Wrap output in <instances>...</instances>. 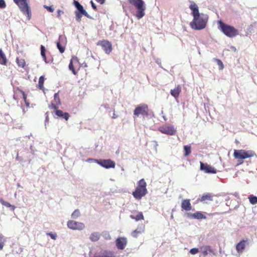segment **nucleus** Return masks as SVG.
<instances>
[{"label":"nucleus","instance_id":"1","mask_svg":"<svg viewBox=\"0 0 257 257\" xmlns=\"http://www.w3.org/2000/svg\"><path fill=\"white\" fill-rule=\"evenodd\" d=\"M189 8L192 11L193 21L190 23L191 27L195 30H200L204 29L208 21V16L200 14L198 6L193 2L191 3Z\"/></svg>","mask_w":257,"mask_h":257},{"label":"nucleus","instance_id":"2","mask_svg":"<svg viewBox=\"0 0 257 257\" xmlns=\"http://www.w3.org/2000/svg\"><path fill=\"white\" fill-rule=\"evenodd\" d=\"M218 29L227 37L234 38L236 37L239 33L238 31L233 26L226 24L221 21L218 22Z\"/></svg>","mask_w":257,"mask_h":257},{"label":"nucleus","instance_id":"3","mask_svg":"<svg viewBox=\"0 0 257 257\" xmlns=\"http://www.w3.org/2000/svg\"><path fill=\"white\" fill-rule=\"evenodd\" d=\"M255 156L254 151L251 150L246 151L245 150H234L233 156L235 159L238 160V164L243 163L242 160L247 158H250Z\"/></svg>","mask_w":257,"mask_h":257},{"label":"nucleus","instance_id":"4","mask_svg":"<svg viewBox=\"0 0 257 257\" xmlns=\"http://www.w3.org/2000/svg\"><path fill=\"white\" fill-rule=\"evenodd\" d=\"M147 192L146 182L144 179H142L138 182L136 190L133 192L132 194L135 198L140 200L147 194Z\"/></svg>","mask_w":257,"mask_h":257},{"label":"nucleus","instance_id":"5","mask_svg":"<svg viewBox=\"0 0 257 257\" xmlns=\"http://www.w3.org/2000/svg\"><path fill=\"white\" fill-rule=\"evenodd\" d=\"M128 2L137 9L135 16L138 19H141L145 16L146 7L145 2L143 0H128Z\"/></svg>","mask_w":257,"mask_h":257},{"label":"nucleus","instance_id":"6","mask_svg":"<svg viewBox=\"0 0 257 257\" xmlns=\"http://www.w3.org/2000/svg\"><path fill=\"white\" fill-rule=\"evenodd\" d=\"M19 7L23 14L27 17L29 20L31 18V11L27 0H13Z\"/></svg>","mask_w":257,"mask_h":257},{"label":"nucleus","instance_id":"7","mask_svg":"<svg viewBox=\"0 0 257 257\" xmlns=\"http://www.w3.org/2000/svg\"><path fill=\"white\" fill-rule=\"evenodd\" d=\"M148 114L149 108L148 105L146 104H139L134 110V115L137 116H139L140 115L147 116Z\"/></svg>","mask_w":257,"mask_h":257},{"label":"nucleus","instance_id":"8","mask_svg":"<svg viewBox=\"0 0 257 257\" xmlns=\"http://www.w3.org/2000/svg\"><path fill=\"white\" fill-rule=\"evenodd\" d=\"M159 131L160 132L169 136H174L176 132L174 126L170 124H165L161 126Z\"/></svg>","mask_w":257,"mask_h":257},{"label":"nucleus","instance_id":"9","mask_svg":"<svg viewBox=\"0 0 257 257\" xmlns=\"http://www.w3.org/2000/svg\"><path fill=\"white\" fill-rule=\"evenodd\" d=\"M67 226L68 228L72 230H82L85 228L84 223L73 220L68 221Z\"/></svg>","mask_w":257,"mask_h":257},{"label":"nucleus","instance_id":"10","mask_svg":"<svg viewBox=\"0 0 257 257\" xmlns=\"http://www.w3.org/2000/svg\"><path fill=\"white\" fill-rule=\"evenodd\" d=\"M97 45L101 46L105 53L107 54H109L112 49L111 43L106 40L99 41L97 43Z\"/></svg>","mask_w":257,"mask_h":257},{"label":"nucleus","instance_id":"11","mask_svg":"<svg viewBox=\"0 0 257 257\" xmlns=\"http://www.w3.org/2000/svg\"><path fill=\"white\" fill-rule=\"evenodd\" d=\"M96 163L106 169L114 168L115 163L110 159L108 160H96Z\"/></svg>","mask_w":257,"mask_h":257},{"label":"nucleus","instance_id":"12","mask_svg":"<svg viewBox=\"0 0 257 257\" xmlns=\"http://www.w3.org/2000/svg\"><path fill=\"white\" fill-rule=\"evenodd\" d=\"M65 38L64 36L60 35L59 37L58 41L57 42V47L59 49L60 52L61 53H63L65 51Z\"/></svg>","mask_w":257,"mask_h":257},{"label":"nucleus","instance_id":"13","mask_svg":"<svg viewBox=\"0 0 257 257\" xmlns=\"http://www.w3.org/2000/svg\"><path fill=\"white\" fill-rule=\"evenodd\" d=\"M200 170H203L206 173H216V170L214 167L207 163L200 162Z\"/></svg>","mask_w":257,"mask_h":257},{"label":"nucleus","instance_id":"14","mask_svg":"<svg viewBox=\"0 0 257 257\" xmlns=\"http://www.w3.org/2000/svg\"><path fill=\"white\" fill-rule=\"evenodd\" d=\"M127 238L124 237H119L116 239V246L119 249H124L127 245Z\"/></svg>","mask_w":257,"mask_h":257},{"label":"nucleus","instance_id":"15","mask_svg":"<svg viewBox=\"0 0 257 257\" xmlns=\"http://www.w3.org/2000/svg\"><path fill=\"white\" fill-rule=\"evenodd\" d=\"M93 257H113V255L112 251L101 249L100 251L94 253Z\"/></svg>","mask_w":257,"mask_h":257},{"label":"nucleus","instance_id":"16","mask_svg":"<svg viewBox=\"0 0 257 257\" xmlns=\"http://www.w3.org/2000/svg\"><path fill=\"white\" fill-rule=\"evenodd\" d=\"M73 4L77 9V12L82 14L84 16L89 19H92L91 17L83 9V6L77 1L74 0Z\"/></svg>","mask_w":257,"mask_h":257},{"label":"nucleus","instance_id":"17","mask_svg":"<svg viewBox=\"0 0 257 257\" xmlns=\"http://www.w3.org/2000/svg\"><path fill=\"white\" fill-rule=\"evenodd\" d=\"M247 243V240L242 239L235 245V249L240 254L243 252L245 249L246 245Z\"/></svg>","mask_w":257,"mask_h":257},{"label":"nucleus","instance_id":"18","mask_svg":"<svg viewBox=\"0 0 257 257\" xmlns=\"http://www.w3.org/2000/svg\"><path fill=\"white\" fill-rule=\"evenodd\" d=\"M41 55L46 63H51L53 62V58L51 56H46V49L43 45L41 46Z\"/></svg>","mask_w":257,"mask_h":257},{"label":"nucleus","instance_id":"19","mask_svg":"<svg viewBox=\"0 0 257 257\" xmlns=\"http://www.w3.org/2000/svg\"><path fill=\"white\" fill-rule=\"evenodd\" d=\"M187 216L189 218L198 220L206 218V216L200 211H197L194 213H188L187 214Z\"/></svg>","mask_w":257,"mask_h":257},{"label":"nucleus","instance_id":"20","mask_svg":"<svg viewBox=\"0 0 257 257\" xmlns=\"http://www.w3.org/2000/svg\"><path fill=\"white\" fill-rule=\"evenodd\" d=\"M181 207L185 211H190L192 209L190 200L188 199L183 200L182 202V204H181Z\"/></svg>","mask_w":257,"mask_h":257},{"label":"nucleus","instance_id":"21","mask_svg":"<svg viewBox=\"0 0 257 257\" xmlns=\"http://www.w3.org/2000/svg\"><path fill=\"white\" fill-rule=\"evenodd\" d=\"M25 93L23 90H21L19 88H17L14 90V94L13 96V98L16 101H18V100L22 98L23 95H25Z\"/></svg>","mask_w":257,"mask_h":257},{"label":"nucleus","instance_id":"22","mask_svg":"<svg viewBox=\"0 0 257 257\" xmlns=\"http://www.w3.org/2000/svg\"><path fill=\"white\" fill-rule=\"evenodd\" d=\"M181 91V87L180 85H178L175 87V88L171 90L170 93L173 97L177 98L179 97Z\"/></svg>","mask_w":257,"mask_h":257},{"label":"nucleus","instance_id":"23","mask_svg":"<svg viewBox=\"0 0 257 257\" xmlns=\"http://www.w3.org/2000/svg\"><path fill=\"white\" fill-rule=\"evenodd\" d=\"M199 200L203 203H207V201H212V195L210 193L204 194L199 199Z\"/></svg>","mask_w":257,"mask_h":257},{"label":"nucleus","instance_id":"24","mask_svg":"<svg viewBox=\"0 0 257 257\" xmlns=\"http://www.w3.org/2000/svg\"><path fill=\"white\" fill-rule=\"evenodd\" d=\"M137 214L136 215L132 214L131 216H130V217L131 218L135 220L136 221H139L140 220H144V216L143 215V213L142 212H136Z\"/></svg>","mask_w":257,"mask_h":257},{"label":"nucleus","instance_id":"25","mask_svg":"<svg viewBox=\"0 0 257 257\" xmlns=\"http://www.w3.org/2000/svg\"><path fill=\"white\" fill-rule=\"evenodd\" d=\"M210 252L213 255H215L216 253L213 248L211 247L210 245H206L203 247V250L202 251L203 255L205 256L208 255V253Z\"/></svg>","mask_w":257,"mask_h":257},{"label":"nucleus","instance_id":"26","mask_svg":"<svg viewBox=\"0 0 257 257\" xmlns=\"http://www.w3.org/2000/svg\"><path fill=\"white\" fill-rule=\"evenodd\" d=\"M56 114L59 116L64 118L66 120H68L69 118V114L68 112H64L61 110H57Z\"/></svg>","mask_w":257,"mask_h":257},{"label":"nucleus","instance_id":"27","mask_svg":"<svg viewBox=\"0 0 257 257\" xmlns=\"http://www.w3.org/2000/svg\"><path fill=\"white\" fill-rule=\"evenodd\" d=\"M100 238V233L98 232H94L90 235L89 239L92 242L97 241Z\"/></svg>","mask_w":257,"mask_h":257},{"label":"nucleus","instance_id":"28","mask_svg":"<svg viewBox=\"0 0 257 257\" xmlns=\"http://www.w3.org/2000/svg\"><path fill=\"white\" fill-rule=\"evenodd\" d=\"M145 230V225H143L142 228L140 229V230L136 229L132 231V235L133 237L137 238L139 234L143 233Z\"/></svg>","mask_w":257,"mask_h":257},{"label":"nucleus","instance_id":"29","mask_svg":"<svg viewBox=\"0 0 257 257\" xmlns=\"http://www.w3.org/2000/svg\"><path fill=\"white\" fill-rule=\"evenodd\" d=\"M7 62V59L6 56L3 50L0 49V64H6Z\"/></svg>","mask_w":257,"mask_h":257},{"label":"nucleus","instance_id":"30","mask_svg":"<svg viewBox=\"0 0 257 257\" xmlns=\"http://www.w3.org/2000/svg\"><path fill=\"white\" fill-rule=\"evenodd\" d=\"M44 81H45L44 77L42 76L40 77H39L38 83V88H39V89H41V90L44 89L43 84H44Z\"/></svg>","mask_w":257,"mask_h":257},{"label":"nucleus","instance_id":"31","mask_svg":"<svg viewBox=\"0 0 257 257\" xmlns=\"http://www.w3.org/2000/svg\"><path fill=\"white\" fill-rule=\"evenodd\" d=\"M0 203H1V204L2 205H3L4 206H5L6 207H7L8 208H12V209L13 210H14V209L15 208L14 205H11L10 203H9V202L6 201L2 198H0Z\"/></svg>","mask_w":257,"mask_h":257},{"label":"nucleus","instance_id":"32","mask_svg":"<svg viewBox=\"0 0 257 257\" xmlns=\"http://www.w3.org/2000/svg\"><path fill=\"white\" fill-rule=\"evenodd\" d=\"M184 156H188L191 153V146H184Z\"/></svg>","mask_w":257,"mask_h":257},{"label":"nucleus","instance_id":"33","mask_svg":"<svg viewBox=\"0 0 257 257\" xmlns=\"http://www.w3.org/2000/svg\"><path fill=\"white\" fill-rule=\"evenodd\" d=\"M54 101L55 104L57 105H60L61 104V100L60 98L59 97V93L58 92L55 93L54 95Z\"/></svg>","mask_w":257,"mask_h":257},{"label":"nucleus","instance_id":"34","mask_svg":"<svg viewBox=\"0 0 257 257\" xmlns=\"http://www.w3.org/2000/svg\"><path fill=\"white\" fill-rule=\"evenodd\" d=\"M249 202L251 204H256L257 203V197L254 196L253 195H250L248 197Z\"/></svg>","mask_w":257,"mask_h":257},{"label":"nucleus","instance_id":"35","mask_svg":"<svg viewBox=\"0 0 257 257\" xmlns=\"http://www.w3.org/2000/svg\"><path fill=\"white\" fill-rule=\"evenodd\" d=\"M80 215V211L78 210V209H76L75 210H74L72 215H71V216H72V218H73V219H76L78 217H79Z\"/></svg>","mask_w":257,"mask_h":257},{"label":"nucleus","instance_id":"36","mask_svg":"<svg viewBox=\"0 0 257 257\" xmlns=\"http://www.w3.org/2000/svg\"><path fill=\"white\" fill-rule=\"evenodd\" d=\"M5 242V238L3 234L0 233V250H2Z\"/></svg>","mask_w":257,"mask_h":257},{"label":"nucleus","instance_id":"37","mask_svg":"<svg viewBox=\"0 0 257 257\" xmlns=\"http://www.w3.org/2000/svg\"><path fill=\"white\" fill-rule=\"evenodd\" d=\"M75 13L76 21L78 22H80L81 20L82 16L83 15L81 13H79V12H77V11H75Z\"/></svg>","mask_w":257,"mask_h":257},{"label":"nucleus","instance_id":"38","mask_svg":"<svg viewBox=\"0 0 257 257\" xmlns=\"http://www.w3.org/2000/svg\"><path fill=\"white\" fill-rule=\"evenodd\" d=\"M17 64H25L26 62L25 59L21 57H17L16 59Z\"/></svg>","mask_w":257,"mask_h":257},{"label":"nucleus","instance_id":"39","mask_svg":"<svg viewBox=\"0 0 257 257\" xmlns=\"http://www.w3.org/2000/svg\"><path fill=\"white\" fill-rule=\"evenodd\" d=\"M77 63H78V60L77 58L76 57L73 56L72 57V58L70 61L69 64H76Z\"/></svg>","mask_w":257,"mask_h":257},{"label":"nucleus","instance_id":"40","mask_svg":"<svg viewBox=\"0 0 257 257\" xmlns=\"http://www.w3.org/2000/svg\"><path fill=\"white\" fill-rule=\"evenodd\" d=\"M47 235H49L51 238L55 240V239H56L57 238V235L56 233H52V232H48V233H46Z\"/></svg>","mask_w":257,"mask_h":257},{"label":"nucleus","instance_id":"41","mask_svg":"<svg viewBox=\"0 0 257 257\" xmlns=\"http://www.w3.org/2000/svg\"><path fill=\"white\" fill-rule=\"evenodd\" d=\"M22 98H23V100L25 101V104H26L27 107H29L30 106V103H29V101L27 100V95L26 94H23Z\"/></svg>","mask_w":257,"mask_h":257},{"label":"nucleus","instance_id":"42","mask_svg":"<svg viewBox=\"0 0 257 257\" xmlns=\"http://www.w3.org/2000/svg\"><path fill=\"white\" fill-rule=\"evenodd\" d=\"M44 7L47 9V10L48 11H49V12H51V13H52L54 12V8L52 7V6H46V5H44Z\"/></svg>","mask_w":257,"mask_h":257},{"label":"nucleus","instance_id":"43","mask_svg":"<svg viewBox=\"0 0 257 257\" xmlns=\"http://www.w3.org/2000/svg\"><path fill=\"white\" fill-rule=\"evenodd\" d=\"M190 252L192 254H196V253L199 252V249L197 248H192V249H190Z\"/></svg>","mask_w":257,"mask_h":257},{"label":"nucleus","instance_id":"44","mask_svg":"<svg viewBox=\"0 0 257 257\" xmlns=\"http://www.w3.org/2000/svg\"><path fill=\"white\" fill-rule=\"evenodd\" d=\"M58 104H57L56 103H51V104L49 105V108L50 109H56V110H57V108H58Z\"/></svg>","mask_w":257,"mask_h":257},{"label":"nucleus","instance_id":"45","mask_svg":"<svg viewBox=\"0 0 257 257\" xmlns=\"http://www.w3.org/2000/svg\"><path fill=\"white\" fill-rule=\"evenodd\" d=\"M6 7V4L4 0H0V9H4Z\"/></svg>","mask_w":257,"mask_h":257},{"label":"nucleus","instance_id":"46","mask_svg":"<svg viewBox=\"0 0 257 257\" xmlns=\"http://www.w3.org/2000/svg\"><path fill=\"white\" fill-rule=\"evenodd\" d=\"M69 70L72 71L74 75L77 74V71L74 68V65H69Z\"/></svg>","mask_w":257,"mask_h":257},{"label":"nucleus","instance_id":"47","mask_svg":"<svg viewBox=\"0 0 257 257\" xmlns=\"http://www.w3.org/2000/svg\"><path fill=\"white\" fill-rule=\"evenodd\" d=\"M90 4L91 5V7H92V9L94 11H96L97 10V7L92 1H91Z\"/></svg>","mask_w":257,"mask_h":257},{"label":"nucleus","instance_id":"48","mask_svg":"<svg viewBox=\"0 0 257 257\" xmlns=\"http://www.w3.org/2000/svg\"><path fill=\"white\" fill-rule=\"evenodd\" d=\"M63 13L64 12L63 11L58 10L57 11V17L60 19L61 18V14H63Z\"/></svg>","mask_w":257,"mask_h":257},{"label":"nucleus","instance_id":"49","mask_svg":"<svg viewBox=\"0 0 257 257\" xmlns=\"http://www.w3.org/2000/svg\"><path fill=\"white\" fill-rule=\"evenodd\" d=\"M95 1L101 5L103 4L105 2V0H95Z\"/></svg>","mask_w":257,"mask_h":257},{"label":"nucleus","instance_id":"50","mask_svg":"<svg viewBox=\"0 0 257 257\" xmlns=\"http://www.w3.org/2000/svg\"><path fill=\"white\" fill-rule=\"evenodd\" d=\"M117 117V115L116 114H115V112H113V115L112 116V118H116Z\"/></svg>","mask_w":257,"mask_h":257},{"label":"nucleus","instance_id":"51","mask_svg":"<svg viewBox=\"0 0 257 257\" xmlns=\"http://www.w3.org/2000/svg\"><path fill=\"white\" fill-rule=\"evenodd\" d=\"M218 64H222V63L221 62L220 60H218Z\"/></svg>","mask_w":257,"mask_h":257},{"label":"nucleus","instance_id":"52","mask_svg":"<svg viewBox=\"0 0 257 257\" xmlns=\"http://www.w3.org/2000/svg\"><path fill=\"white\" fill-rule=\"evenodd\" d=\"M223 68V65H220V69H222Z\"/></svg>","mask_w":257,"mask_h":257},{"label":"nucleus","instance_id":"53","mask_svg":"<svg viewBox=\"0 0 257 257\" xmlns=\"http://www.w3.org/2000/svg\"><path fill=\"white\" fill-rule=\"evenodd\" d=\"M48 119V116H46V120Z\"/></svg>","mask_w":257,"mask_h":257}]
</instances>
